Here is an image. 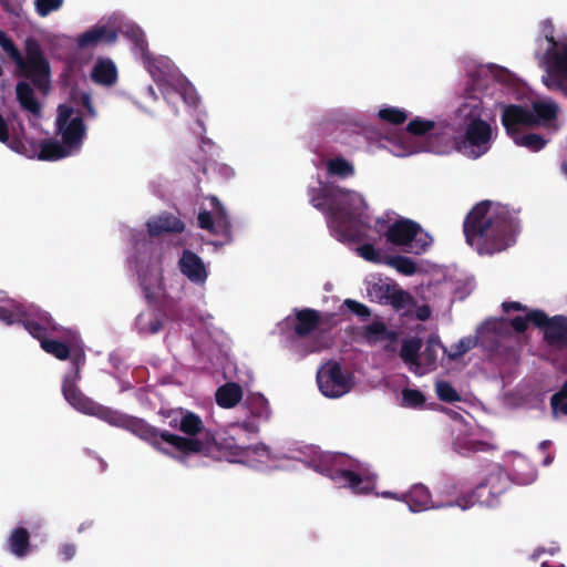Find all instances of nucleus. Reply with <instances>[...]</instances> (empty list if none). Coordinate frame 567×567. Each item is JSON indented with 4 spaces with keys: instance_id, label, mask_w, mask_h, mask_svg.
Returning a JSON list of instances; mask_svg holds the SVG:
<instances>
[{
    "instance_id": "obj_44",
    "label": "nucleus",
    "mask_w": 567,
    "mask_h": 567,
    "mask_svg": "<svg viewBox=\"0 0 567 567\" xmlns=\"http://www.w3.org/2000/svg\"><path fill=\"white\" fill-rule=\"evenodd\" d=\"M551 409L555 415L559 413L567 415V381L565 382L563 389L553 395Z\"/></svg>"
},
{
    "instance_id": "obj_1",
    "label": "nucleus",
    "mask_w": 567,
    "mask_h": 567,
    "mask_svg": "<svg viewBox=\"0 0 567 567\" xmlns=\"http://www.w3.org/2000/svg\"><path fill=\"white\" fill-rule=\"evenodd\" d=\"M472 85L466 90L463 102L456 111V118L462 127L460 138L444 120L415 117L408 124L406 133L388 138L385 145L399 157L410 156L419 152L449 154L458 151L464 156L476 159L485 155L496 137V128L483 118L485 111L484 95L488 83L495 82L503 86L515 85L513 74L495 64H481L470 73Z\"/></svg>"
},
{
    "instance_id": "obj_42",
    "label": "nucleus",
    "mask_w": 567,
    "mask_h": 567,
    "mask_svg": "<svg viewBox=\"0 0 567 567\" xmlns=\"http://www.w3.org/2000/svg\"><path fill=\"white\" fill-rule=\"evenodd\" d=\"M435 393L441 401L452 403L461 400L456 389L450 382L444 380H437L435 382Z\"/></svg>"
},
{
    "instance_id": "obj_35",
    "label": "nucleus",
    "mask_w": 567,
    "mask_h": 567,
    "mask_svg": "<svg viewBox=\"0 0 567 567\" xmlns=\"http://www.w3.org/2000/svg\"><path fill=\"white\" fill-rule=\"evenodd\" d=\"M478 342H481V337H478L477 332L475 336L464 337L451 346L449 351L446 350V357L451 360H456L473 349Z\"/></svg>"
},
{
    "instance_id": "obj_22",
    "label": "nucleus",
    "mask_w": 567,
    "mask_h": 567,
    "mask_svg": "<svg viewBox=\"0 0 567 567\" xmlns=\"http://www.w3.org/2000/svg\"><path fill=\"white\" fill-rule=\"evenodd\" d=\"M179 271L194 285L203 287L209 276L208 266L190 250H184L178 260Z\"/></svg>"
},
{
    "instance_id": "obj_47",
    "label": "nucleus",
    "mask_w": 567,
    "mask_h": 567,
    "mask_svg": "<svg viewBox=\"0 0 567 567\" xmlns=\"http://www.w3.org/2000/svg\"><path fill=\"white\" fill-rule=\"evenodd\" d=\"M210 169L223 178H230L234 176V169L228 164L215 162L210 165Z\"/></svg>"
},
{
    "instance_id": "obj_5",
    "label": "nucleus",
    "mask_w": 567,
    "mask_h": 567,
    "mask_svg": "<svg viewBox=\"0 0 567 567\" xmlns=\"http://www.w3.org/2000/svg\"><path fill=\"white\" fill-rule=\"evenodd\" d=\"M84 116L94 118L96 111L89 93L75 91L69 101L58 106L54 125L61 141L53 138L42 141L38 158L59 161L79 154L87 134Z\"/></svg>"
},
{
    "instance_id": "obj_27",
    "label": "nucleus",
    "mask_w": 567,
    "mask_h": 567,
    "mask_svg": "<svg viewBox=\"0 0 567 567\" xmlns=\"http://www.w3.org/2000/svg\"><path fill=\"white\" fill-rule=\"evenodd\" d=\"M403 502L408 504L412 513H420L431 508H441L452 506L453 503H434L429 489L424 485H414L411 489L403 494Z\"/></svg>"
},
{
    "instance_id": "obj_25",
    "label": "nucleus",
    "mask_w": 567,
    "mask_h": 567,
    "mask_svg": "<svg viewBox=\"0 0 567 567\" xmlns=\"http://www.w3.org/2000/svg\"><path fill=\"white\" fill-rule=\"evenodd\" d=\"M513 321L514 319L509 322L503 318L486 320L482 326L477 328L481 342L483 344L497 343L511 334L512 328L518 332L513 326Z\"/></svg>"
},
{
    "instance_id": "obj_28",
    "label": "nucleus",
    "mask_w": 567,
    "mask_h": 567,
    "mask_svg": "<svg viewBox=\"0 0 567 567\" xmlns=\"http://www.w3.org/2000/svg\"><path fill=\"white\" fill-rule=\"evenodd\" d=\"M50 324V317L47 312L40 313L38 311V339L40 340L41 348L49 354L55 357L59 360H65L72 352L71 344L48 338L39 334L40 330H47Z\"/></svg>"
},
{
    "instance_id": "obj_31",
    "label": "nucleus",
    "mask_w": 567,
    "mask_h": 567,
    "mask_svg": "<svg viewBox=\"0 0 567 567\" xmlns=\"http://www.w3.org/2000/svg\"><path fill=\"white\" fill-rule=\"evenodd\" d=\"M243 395V389L239 384L227 382L217 389L215 398L220 408L231 409L241 401Z\"/></svg>"
},
{
    "instance_id": "obj_11",
    "label": "nucleus",
    "mask_w": 567,
    "mask_h": 567,
    "mask_svg": "<svg viewBox=\"0 0 567 567\" xmlns=\"http://www.w3.org/2000/svg\"><path fill=\"white\" fill-rule=\"evenodd\" d=\"M504 312L520 311L519 315L514 318L513 326L518 332H523L527 329L529 323H534L537 327L544 329V337L550 346L564 348L567 347V318L563 316H555L548 318L544 312L539 310H527L525 306L517 301H504L502 303Z\"/></svg>"
},
{
    "instance_id": "obj_40",
    "label": "nucleus",
    "mask_w": 567,
    "mask_h": 567,
    "mask_svg": "<svg viewBox=\"0 0 567 567\" xmlns=\"http://www.w3.org/2000/svg\"><path fill=\"white\" fill-rule=\"evenodd\" d=\"M378 117L390 124H402L408 118V113L396 106L384 105L378 112Z\"/></svg>"
},
{
    "instance_id": "obj_55",
    "label": "nucleus",
    "mask_w": 567,
    "mask_h": 567,
    "mask_svg": "<svg viewBox=\"0 0 567 567\" xmlns=\"http://www.w3.org/2000/svg\"><path fill=\"white\" fill-rule=\"evenodd\" d=\"M563 171L565 175L567 176V161L563 164Z\"/></svg>"
},
{
    "instance_id": "obj_3",
    "label": "nucleus",
    "mask_w": 567,
    "mask_h": 567,
    "mask_svg": "<svg viewBox=\"0 0 567 567\" xmlns=\"http://www.w3.org/2000/svg\"><path fill=\"white\" fill-rule=\"evenodd\" d=\"M162 415L167 419L169 426L178 429L185 436L158 431L135 417L132 432L181 462H186L195 455L220 460V444L216 443L212 434L204 429L198 415L182 408L162 411Z\"/></svg>"
},
{
    "instance_id": "obj_56",
    "label": "nucleus",
    "mask_w": 567,
    "mask_h": 567,
    "mask_svg": "<svg viewBox=\"0 0 567 567\" xmlns=\"http://www.w3.org/2000/svg\"><path fill=\"white\" fill-rule=\"evenodd\" d=\"M548 551H549V554H550V555H554V554H555V551H556V548H555V547H550V548L548 549Z\"/></svg>"
},
{
    "instance_id": "obj_48",
    "label": "nucleus",
    "mask_w": 567,
    "mask_h": 567,
    "mask_svg": "<svg viewBox=\"0 0 567 567\" xmlns=\"http://www.w3.org/2000/svg\"><path fill=\"white\" fill-rule=\"evenodd\" d=\"M76 553V548H75V545L73 544H63L61 547H60V550H59V554L60 556L64 559V560H70L74 557Z\"/></svg>"
},
{
    "instance_id": "obj_15",
    "label": "nucleus",
    "mask_w": 567,
    "mask_h": 567,
    "mask_svg": "<svg viewBox=\"0 0 567 567\" xmlns=\"http://www.w3.org/2000/svg\"><path fill=\"white\" fill-rule=\"evenodd\" d=\"M508 478L499 465H493L484 475L482 482L477 485L472 501L458 498L454 504L462 509L480 503L484 506H494L497 497L507 488Z\"/></svg>"
},
{
    "instance_id": "obj_45",
    "label": "nucleus",
    "mask_w": 567,
    "mask_h": 567,
    "mask_svg": "<svg viewBox=\"0 0 567 567\" xmlns=\"http://www.w3.org/2000/svg\"><path fill=\"white\" fill-rule=\"evenodd\" d=\"M64 0H38V16L47 17L53 11H58Z\"/></svg>"
},
{
    "instance_id": "obj_30",
    "label": "nucleus",
    "mask_w": 567,
    "mask_h": 567,
    "mask_svg": "<svg viewBox=\"0 0 567 567\" xmlns=\"http://www.w3.org/2000/svg\"><path fill=\"white\" fill-rule=\"evenodd\" d=\"M93 82L104 86H111L117 81V68L109 58H99L91 71Z\"/></svg>"
},
{
    "instance_id": "obj_7",
    "label": "nucleus",
    "mask_w": 567,
    "mask_h": 567,
    "mask_svg": "<svg viewBox=\"0 0 567 567\" xmlns=\"http://www.w3.org/2000/svg\"><path fill=\"white\" fill-rule=\"evenodd\" d=\"M125 37L132 42L135 56L141 59L168 102L172 100V94L175 93L187 105H197L198 96L194 86L179 73L171 59L164 55L153 56L148 53L144 32L138 25L127 24Z\"/></svg>"
},
{
    "instance_id": "obj_17",
    "label": "nucleus",
    "mask_w": 567,
    "mask_h": 567,
    "mask_svg": "<svg viewBox=\"0 0 567 567\" xmlns=\"http://www.w3.org/2000/svg\"><path fill=\"white\" fill-rule=\"evenodd\" d=\"M367 295L371 301L381 305H391L395 309L404 308L409 305L411 297L389 280L379 275H370L365 278Z\"/></svg>"
},
{
    "instance_id": "obj_4",
    "label": "nucleus",
    "mask_w": 567,
    "mask_h": 567,
    "mask_svg": "<svg viewBox=\"0 0 567 567\" xmlns=\"http://www.w3.org/2000/svg\"><path fill=\"white\" fill-rule=\"evenodd\" d=\"M464 233L467 244L480 255H493L515 243L517 216L505 205L483 202L468 213Z\"/></svg>"
},
{
    "instance_id": "obj_46",
    "label": "nucleus",
    "mask_w": 567,
    "mask_h": 567,
    "mask_svg": "<svg viewBox=\"0 0 567 567\" xmlns=\"http://www.w3.org/2000/svg\"><path fill=\"white\" fill-rule=\"evenodd\" d=\"M343 306H346L351 312H353L358 317L368 318L370 316V309L359 301L346 299L343 301Z\"/></svg>"
},
{
    "instance_id": "obj_2",
    "label": "nucleus",
    "mask_w": 567,
    "mask_h": 567,
    "mask_svg": "<svg viewBox=\"0 0 567 567\" xmlns=\"http://www.w3.org/2000/svg\"><path fill=\"white\" fill-rule=\"evenodd\" d=\"M308 195L311 205L326 214L330 231L339 241L371 239L369 233L374 229L386 243L405 252L423 254L433 243L417 223L395 213H385L372 220L364 197L355 190L328 187L317 181L309 187Z\"/></svg>"
},
{
    "instance_id": "obj_24",
    "label": "nucleus",
    "mask_w": 567,
    "mask_h": 567,
    "mask_svg": "<svg viewBox=\"0 0 567 567\" xmlns=\"http://www.w3.org/2000/svg\"><path fill=\"white\" fill-rule=\"evenodd\" d=\"M0 321L7 324L21 323L35 338V321L22 303L10 301L0 306Z\"/></svg>"
},
{
    "instance_id": "obj_14",
    "label": "nucleus",
    "mask_w": 567,
    "mask_h": 567,
    "mask_svg": "<svg viewBox=\"0 0 567 567\" xmlns=\"http://www.w3.org/2000/svg\"><path fill=\"white\" fill-rule=\"evenodd\" d=\"M317 385L328 399H340L354 388V374L337 361L323 363L317 371Z\"/></svg>"
},
{
    "instance_id": "obj_43",
    "label": "nucleus",
    "mask_w": 567,
    "mask_h": 567,
    "mask_svg": "<svg viewBox=\"0 0 567 567\" xmlns=\"http://www.w3.org/2000/svg\"><path fill=\"white\" fill-rule=\"evenodd\" d=\"M38 92H48L50 80H49V64L48 62L38 53Z\"/></svg>"
},
{
    "instance_id": "obj_23",
    "label": "nucleus",
    "mask_w": 567,
    "mask_h": 567,
    "mask_svg": "<svg viewBox=\"0 0 567 567\" xmlns=\"http://www.w3.org/2000/svg\"><path fill=\"white\" fill-rule=\"evenodd\" d=\"M141 286L147 299H159L165 295L162 268L158 262L153 266L141 264L137 269Z\"/></svg>"
},
{
    "instance_id": "obj_39",
    "label": "nucleus",
    "mask_w": 567,
    "mask_h": 567,
    "mask_svg": "<svg viewBox=\"0 0 567 567\" xmlns=\"http://www.w3.org/2000/svg\"><path fill=\"white\" fill-rule=\"evenodd\" d=\"M385 264L405 276H412L416 272L415 262L405 256H388Z\"/></svg>"
},
{
    "instance_id": "obj_52",
    "label": "nucleus",
    "mask_w": 567,
    "mask_h": 567,
    "mask_svg": "<svg viewBox=\"0 0 567 567\" xmlns=\"http://www.w3.org/2000/svg\"><path fill=\"white\" fill-rule=\"evenodd\" d=\"M145 93H146L147 97H150L153 101H155L157 99L156 93L152 86H148L146 89Z\"/></svg>"
},
{
    "instance_id": "obj_53",
    "label": "nucleus",
    "mask_w": 567,
    "mask_h": 567,
    "mask_svg": "<svg viewBox=\"0 0 567 567\" xmlns=\"http://www.w3.org/2000/svg\"><path fill=\"white\" fill-rule=\"evenodd\" d=\"M542 567H564L561 564L556 566H550L547 561H542Z\"/></svg>"
},
{
    "instance_id": "obj_37",
    "label": "nucleus",
    "mask_w": 567,
    "mask_h": 567,
    "mask_svg": "<svg viewBox=\"0 0 567 567\" xmlns=\"http://www.w3.org/2000/svg\"><path fill=\"white\" fill-rule=\"evenodd\" d=\"M364 338L370 342L374 343L385 339H392L391 333L382 321L375 320L364 328Z\"/></svg>"
},
{
    "instance_id": "obj_58",
    "label": "nucleus",
    "mask_w": 567,
    "mask_h": 567,
    "mask_svg": "<svg viewBox=\"0 0 567 567\" xmlns=\"http://www.w3.org/2000/svg\"><path fill=\"white\" fill-rule=\"evenodd\" d=\"M198 338H199V337H194V343H195V344L197 343V339H198Z\"/></svg>"
},
{
    "instance_id": "obj_38",
    "label": "nucleus",
    "mask_w": 567,
    "mask_h": 567,
    "mask_svg": "<svg viewBox=\"0 0 567 567\" xmlns=\"http://www.w3.org/2000/svg\"><path fill=\"white\" fill-rule=\"evenodd\" d=\"M355 250L361 258L373 264H385L389 256L385 251L375 248L372 244H363Z\"/></svg>"
},
{
    "instance_id": "obj_6",
    "label": "nucleus",
    "mask_w": 567,
    "mask_h": 567,
    "mask_svg": "<svg viewBox=\"0 0 567 567\" xmlns=\"http://www.w3.org/2000/svg\"><path fill=\"white\" fill-rule=\"evenodd\" d=\"M558 112L559 106L553 99L536 96L529 99L528 104L504 106L502 123L516 145L537 152L546 141L538 134H524L523 130L532 126L556 128Z\"/></svg>"
},
{
    "instance_id": "obj_20",
    "label": "nucleus",
    "mask_w": 567,
    "mask_h": 567,
    "mask_svg": "<svg viewBox=\"0 0 567 567\" xmlns=\"http://www.w3.org/2000/svg\"><path fill=\"white\" fill-rule=\"evenodd\" d=\"M248 410L247 417L243 423H234L230 429L243 427L249 433H257L260 424L268 422L271 417V409L268 400L261 393H251L246 399Z\"/></svg>"
},
{
    "instance_id": "obj_10",
    "label": "nucleus",
    "mask_w": 567,
    "mask_h": 567,
    "mask_svg": "<svg viewBox=\"0 0 567 567\" xmlns=\"http://www.w3.org/2000/svg\"><path fill=\"white\" fill-rule=\"evenodd\" d=\"M72 358L74 361L72 371L64 377L62 383L63 395L69 404L83 414L96 416L111 425L126 427L132 431L134 417L100 405L80 391L76 381L79 380L80 363L84 358L81 352H73Z\"/></svg>"
},
{
    "instance_id": "obj_16",
    "label": "nucleus",
    "mask_w": 567,
    "mask_h": 567,
    "mask_svg": "<svg viewBox=\"0 0 567 567\" xmlns=\"http://www.w3.org/2000/svg\"><path fill=\"white\" fill-rule=\"evenodd\" d=\"M127 24H134L133 22H125L124 17L121 13H113L104 22H99L91 27L76 38V45L80 50H92L97 45L113 44L117 40L118 31L123 29L126 31Z\"/></svg>"
},
{
    "instance_id": "obj_13",
    "label": "nucleus",
    "mask_w": 567,
    "mask_h": 567,
    "mask_svg": "<svg viewBox=\"0 0 567 567\" xmlns=\"http://www.w3.org/2000/svg\"><path fill=\"white\" fill-rule=\"evenodd\" d=\"M220 460L239 463L256 470L267 471L286 467L281 460L274 455L265 444L239 446L234 441L220 443Z\"/></svg>"
},
{
    "instance_id": "obj_49",
    "label": "nucleus",
    "mask_w": 567,
    "mask_h": 567,
    "mask_svg": "<svg viewBox=\"0 0 567 567\" xmlns=\"http://www.w3.org/2000/svg\"><path fill=\"white\" fill-rule=\"evenodd\" d=\"M515 478L519 484H530L536 480V472L534 470H530L526 476L517 475Z\"/></svg>"
},
{
    "instance_id": "obj_33",
    "label": "nucleus",
    "mask_w": 567,
    "mask_h": 567,
    "mask_svg": "<svg viewBox=\"0 0 567 567\" xmlns=\"http://www.w3.org/2000/svg\"><path fill=\"white\" fill-rule=\"evenodd\" d=\"M161 326L162 316L152 307L142 311L136 318V327L141 333H155L159 330Z\"/></svg>"
},
{
    "instance_id": "obj_59",
    "label": "nucleus",
    "mask_w": 567,
    "mask_h": 567,
    "mask_svg": "<svg viewBox=\"0 0 567 567\" xmlns=\"http://www.w3.org/2000/svg\"><path fill=\"white\" fill-rule=\"evenodd\" d=\"M550 463V460L549 458H546L545 460V464H549Z\"/></svg>"
},
{
    "instance_id": "obj_26",
    "label": "nucleus",
    "mask_w": 567,
    "mask_h": 567,
    "mask_svg": "<svg viewBox=\"0 0 567 567\" xmlns=\"http://www.w3.org/2000/svg\"><path fill=\"white\" fill-rule=\"evenodd\" d=\"M319 321L320 316L316 310L303 309L296 310L293 313L289 315L280 326H285L286 328L292 327L296 334L303 337L311 333L317 328Z\"/></svg>"
},
{
    "instance_id": "obj_51",
    "label": "nucleus",
    "mask_w": 567,
    "mask_h": 567,
    "mask_svg": "<svg viewBox=\"0 0 567 567\" xmlns=\"http://www.w3.org/2000/svg\"><path fill=\"white\" fill-rule=\"evenodd\" d=\"M382 497L384 498H394L396 501H401L403 502V494L402 495H398V494H394L392 492H383L380 494Z\"/></svg>"
},
{
    "instance_id": "obj_12",
    "label": "nucleus",
    "mask_w": 567,
    "mask_h": 567,
    "mask_svg": "<svg viewBox=\"0 0 567 567\" xmlns=\"http://www.w3.org/2000/svg\"><path fill=\"white\" fill-rule=\"evenodd\" d=\"M446 355V348L437 336L430 337L424 346L420 339L403 342L400 357L408 369L415 375L423 377L436 370L439 362Z\"/></svg>"
},
{
    "instance_id": "obj_21",
    "label": "nucleus",
    "mask_w": 567,
    "mask_h": 567,
    "mask_svg": "<svg viewBox=\"0 0 567 567\" xmlns=\"http://www.w3.org/2000/svg\"><path fill=\"white\" fill-rule=\"evenodd\" d=\"M454 414V424H453V433H454V446L458 453H467L485 450L487 444L477 440L476 431L473 426L466 423L463 417L458 416L457 413Z\"/></svg>"
},
{
    "instance_id": "obj_29",
    "label": "nucleus",
    "mask_w": 567,
    "mask_h": 567,
    "mask_svg": "<svg viewBox=\"0 0 567 567\" xmlns=\"http://www.w3.org/2000/svg\"><path fill=\"white\" fill-rule=\"evenodd\" d=\"M184 228V223L174 214L163 213L147 220V229L151 235L182 233Z\"/></svg>"
},
{
    "instance_id": "obj_57",
    "label": "nucleus",
    "mask_w": 567,
    "mask_h": 567,
    "mask_svg": "<svg viewBox=\"0 0 567 567\" xmlns=\"http://www.w3.org/2000/svg\"><path fill=\"white\" fill-rule=\"evenodd\" d=\"M84 529V524H82L80 527H79V532H82Z\"/></svg>"
},
{
    "instance_id": "obj_8",
    "label": "nucleus",
    "mask_w": 567,
    "mask_h": 567,
    "mask_svg": "<svg viewBox=\"0 0 567 567\" xmlns=\"http://www.w3.org/2000/svg\"><path fill=\"white\" fill-rule=\"evenodd\" d=\"M308 463L317 472L329 476L337 486L348 487L354 494H369L375 488V476L346 455L313 451Z\"/></svg>"
},
{
    "instance_id": "obj_50",
    "label": "nucleus",
    "mask_w": 567,
    "mask_h": 567,
    "mask_svg": "<svg viewBox=\"0 0 567 567\" xmlns=\"http://www.w3.org/2000/svg\"><path fill=\"white\" fill-rule=\"evenodd\" d=\"M430 315H431V311H430L429 307H422V308H420V309L417 310V313H416V316H417V318H419L420 320H425V319H427V318L430 317Z\"/></svg>"
},
{
    "instance_id": "obj_34",
    "label": "nucleus",
    "mask_w": 567,
    "mask_h": 567,
    "mask_svg": "<svg viewBox=\"0 0 567 567\" xmlns=\"http://www.w3.org/2000/svg\"><path fill=\"white\" fill-rule=\"evenodd\" d=\"M326 169L329 176H336L341 179L352 177L355 174L354 165L341 156L327 159Z\"/></svg>"
},
{
    "instance_id": "obj_18",
    "label": "nucleus",
    "mask_w": 567,
    "mask_h": 567,
    "mask_svg": "<svg viewBox=\"0 0 567 567\" xmlns=\"http://www.w3.org/2000/svg\"><path fill=\"white\" fill-rule=\"evenodd\" d=\"M197 219L200 228L224 236L225 241L229 240V218L217 197L208 196L203 200Z\"/></svg>"
},
{
    "instance_id": "obj_41",
    "label": "nucleus",
    "mask_w": 567,
    "mask_h": 567,
    "mask_svg": "<svg viewBox=\"0 0 567 567\" xmlns=\"http://www.w3.org/2000/svg\"><path fill=\"white\" fill-rule=\"evenodd\" d=\"M424 403L425 396L421 391L410 388H405L402 390L400 400V404L402 406L409 409H419L422 408Z\"/></svg>"
},
{
    "instance_id": "obj_9",
    "label": "nucleus",
    "mask_w": 567,
    "mask_h": 567,
    "mask_svg": "<svg viewBox=\"0 0 567 567\" xmlns=\"http://www.w3.org/2000/svg\"><path fill=\"white\" fill-rule=\"evenodd\" d=\"M539 33L535 55L546 69L543 83L547 89L567 95V35L555 39L549 19L539 23Z\"/></svg>"
},
{
    "instance_id": "obj_19",
    "label": "nucleus",
    "mask_w": 567,
    "mask_h": 567,
    "mask_svg": "<svg viewBox=\"0 0 567 567\" xmlns=\"http://www.w3.org/2000/svg\"><path fill=\"white\" fill-rule=\"evenodd\" d=\"M27 56L23 58L19 49L14 45L13 41L7 35L4 31L0 30V47L8 54V56L16 63L18 74L32 83H35V39L29 38L27 40Z\"/></svg>"
},
{
    "instance_id": "obj_36",
    "label": "nucleus",
    "mask_w": 567,
    "mask_h": 567,
    "mask_svg": "<svg viewBox=\"0 0 567 567\" xmlns=\"http://www.w3.org/2000/svg\"><path fill=\"white\" fill-rule=\"evenodd\" d=\"M10 549L13 554L22 557L27 554L29 547V533L22 527H17L9 539Z\"/></svg>"
},
{
    "instance_id": "obj_54",
    "label": "nucleus",
    "mask_w": 567,
    "mask_h": 567,
    "mask_svg": "<svg viewBox=\"0 0 567 567\" xmlns=\"http://www.w3.org/2000/svg\"><path fill=\"white\" fill-rule=\"evenodd\" d=\"M542 553H544V550L538 549L537 551H535V553H534L533 558H534V559L539 558V556L542 555Z\"/></svg>"
},
{
    "instance_id": "obj_32",
    "label": "nucleus",
    "mask_w": 567,
    "mask_h": 567,
    "mask_svg": "<svg viewBox=\"0 0 567 567\" xmlns=\"http://www.w3.org/2000/svg\"><path fill=\"white\" fill-rule=\"evenodd\" d=\"M32 81H19L16 86V97L20 107L28 111L30 114L35 115V92Z\"/></svg>"
}]
</instances>
